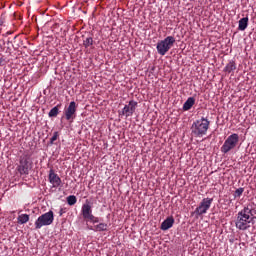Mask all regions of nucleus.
Returning a JSON list of instances; mask_svg holds the SVG:
<instances>
[{"mask_svg": "<svg viewBox=\"0 0 256 256\" xmlns=\"http://www.w3.org/2000/svg\"><path fill=\"white\" fill-rule=\"evenodd\" d=\"M76 113H77V103H75V101H72L69 103L68 107L64 110L66 121H70V123H73V121H75Z\"/></svg>", "mask_w": 256, "mask_h": 256, "instance_id": "7", "label": "nucleus"}, {"mask_svg": "<svg viewBox=\"0 0 256 256\" xmlns=\"http://www.w3.org/2000/svg\"><path fill=\"white\" fill-rule=\"evenodd\" d=\"M81 215L86 223H92L93 225H95V223H99V217L93 215V207L91 206V202H89V200H86V202L82 205Z\"/></svg>", "mask_w": 256, "mask_h": 256, "instance_id": "2", "label": "nucleus"}, {"mask_svg": "<svg viewBox=\"0 0 256 256\" xmlns=\"http://www.w3.org/2000/svg\"><path fill=\"white\" fill-rule=\"evenodd\" d=\"M59 137V132H54L53 136L50 139V145H53L55 143V140L58 139Z\"/></svg>", "mask_w": 256, "mask_h": 256, "instance_id": "21", "label": "nucleus"}, {"mask_svg": "<svg viewBox=\"0 0 256 256\" xmlns=\"http://www.w3.org/2000/svg\"><path fill=\"white\" fill-rule=\"evenodd\" d=\"M237 69V66L235 65L234 61H230L224 68L226 73H232V71H235Z\"/></svg>", "mask_w": 256, "mask_h": 256, "instance_id": "16", "label": "nucleus"}, {"mask_svg": "<svg viewBox=\"0 0 256 256\" xmlns=\"http://www.w3.org/2000/svg\"><path fill=\"white\" fill-rule=\"evenodd\" d=\"M67 203L70 206L75 205V203H77V197L75 195H70L67 197Z\"/></svg>", "mask_w": 256, "mask_h": 256, "instance_id": "19", "label": "nucleus"}, {"mask_svg": "<svg viewBox=\"0 0 256 256\" xmlns=\"http://www.w3.org/2000/svg\"><path fill=\"white\" fill-rule=\"evenodd\" d=\"M193 105H195V98L189 97L183 104V110L189 111V109H191V107H193Z\"/></svg>", "mask_w": 256, "mask_h": 256, "instance_id": "13", "label": "nucleus"}, {"mask_svg": "<svg viewBox=\"0 0 256 256\" xmlns=\"http://www.w3.org/2000/svg\"><path fill=\"white\" fill-rule=\"evenodd\" d=\"M209 125H211V121L205 117H201V119L192 123L191 134L194 137H203L207 135V131H209Z\"/></svg>", "mask_w": 256, "mask_h": 256, "instance_id": "1", "label": "nucleus"}, {"mask_svg": "<svg viewBox=\"0 0 256 256\" xmlns=\"http://www.w3.org/2000/svg\"><path fill=\"white\" fill-rule=\"evenodd\" d=\"M174 224L175 218H173V216H170L161 223L160 229L162 231H168V229H171V227H173Z\"/></svg>", "mask_w": 256, "mask_h": 256, "instance_id": "11", "label": "nucleus"}, {"mask_svg": "<svg viewBox=\"0 0 256 256\" xmlns=\"http://www.w3.org/2000/svg\"><path fill=\"white\" fill-rule=\"evenodd\" d=\"M211 205H213V198H204L196 207L194 213L198 216L205 215L211 209Z\"/></svg>", "mask_w": 256, "mask_h": 256, "instance_id": "6", "label": "nucleus"}, {"mask_svg": "<svg viewBox=\"0 0 256 256\" xmlns=\"http://www.w3.org/2000/svg\"><path fill=\"white\" fill-rule=\"evenodd\" d=\"M48 179L49 183H51L52 187L55 189L61 186V178L55 173V171H53V169L50 170Z\"/></svg>", "mask_w": 256, "mask_h": 256, "instance_id": "10", "label": "nucleus"}, {"mask_svg": "<svg viewBox=\"0 0 256 256\" xmlns=\"http://www.w3.org/2000/svg\"><path fill=\"white\" fill-rule=\"evenodd\" d=\"M63 213H65V209L61 208L60 211H59L60 217L63 215Z\"/></svg>", "mask_w": 256, "mask_h": 256, "instance_id": "22", "label": "nucleus"}, {"mask_svg": "<svg viewBox=\"0 0 256 256\" xmlns=\"http://www.w3.org/2000/svg\"><path fill=\"white\" fill-rule=\"evenodd\" d=\"M19 225H25V223H28L29 221V214H21L17 218Z\"/></svg>", "mask_w": 256, "mask_h": 256, "instance_id": "15", "label": "nucleus"}, {"mask_svg": "<svg viewBox=\"0 0 256 256\" xmlns=\"http://www.w3.org/2000/svg\"><path fill=\"white\" fill-rule=\"evenodd\" d=\"M93 43V37H86L83 40V47H85V49H89V47H92Z\"/></svg>", "mask_w": 256, "mask_h": 256, "instance_id": "17", "label": "nucleus"}, {"mask_svg": "<svg viewBox=\"0 0 256 256\" xmlns=\"http://www.w3.org/2000/svg\"><path fill=\"white\" fill-rule=\"evenodd\" d=\"M109 225L107 223H99L97 225H94V227H90L93 231H107Z\"/></svg>", "mask_w": 256, "mask_h": 256, "instance_id": "14", "label": "nucleus"}, {"mask_svg": "<svg viewBox=\"0 0 256 256\" xmlns=\"http://www.w3.org/2000/svg\"><path fill=\"white\" fill-rule=\"evenodd\" d=\"M136 109H137V102L134 100H131L127 105L124 106L120 115H123L126 118L133 117V113H135Z\"/></svg>", "mask_w": 256, "mask_h": 256, "instance_id": "8", "label": "nucleus"}, {"mask_svg": "<svg viewBox=\"0 0 256 256\" xmlns=\"http://www.w3.org/2000/svg\"><path fill=\"white\" fill-rule=\"evenodd\" d=\"M239 145V134L233 133L227 137L224 141L223 145L221 146V153H229V151H233Z\"/></svg>", "mask_w": 256, "mask_h": 256, "instance_id": "3", "label": "nucleus"}, {"mask_svg": "<svg viewBox=\"0 0 256 256\" xmlns=\"http://www.w3.org/2000/svg\"><path fill=\"white\" fill-rule=\"evenodd\" d=\"M175 45V37L168 36L157 43L156 49L159 55H167L171 47Z\"/></svg>", "mask_w": 256, "mask_h": 256, "instance_id": "5", "label": "nucleus"}, {"mask_svg": "<svg viewBox=\"0 0 256 256\" xmlns=\"http://www.w3.org/2000/svg\"><path fill=\"white\" fill-rule=\"evenodd\" d=\"M248 26H249V17H244L239 20L238 22L239 31H245V29H247Z\"/></svg>", "mask_w": 256, "mask_h": 256, "instance_id": "12", "label": "nucleus"}, {"mask_svg": "<svg viewBox=\"0 0 256 256\" xmlns=\"http://www.w3.org/2000/svg\"><path fill=\"white\" fill-rule=\"evenodd\" d=\"M53 221H55V216L53 214V211L50 210L37 218L34 223L35 229H41L42 227L52 225Z\"/></svg>", "mask_w": 256, "mask_h": 256, "instance_id": "4", "label": "nucleus"}, {"mask_svg": "<svg viewBox=\"0 0 256 256\" xmlns=\"http://www.w3.org/2000/svg\"><path fill=\"white\" fill-rule=\"evenodd\" d=\"M59 107H61V104H58L57 106L53 107L49 111L48 116L49 117H57V115H59Z\"/></svg>", "mask_w": 256, "mask_h": 256, "instance_id": "18", "label": "nucleus"}, {"mask_svg": "<svg viewBox=\"0 0 256 256\" xmlns=\"http://www.w3.org/2000/svg\"><path fill=\"white\" fill-rule=\"evenodd\" d=\"M29 169H31V164H29V160L26 157L20 158V164L17 167L18 173L20 175H28Z\"/></svg>", "mask_w": 256, "mask_h": 256, "instance_id": "9", "label": "nucleus"}, {"mask_svg": "<svg viewBox=\"0 0 256 256\" xmlns=\"http://www.w3.org/2000/svg\"><path fill=\"white\" fill-rule=\"evenodd\" d=\"M244 191H245V188H238V189H236L235 192H234L235 199L241 197V195H243Z\"/></svg>", "mask_w": 256, "mask_h": 256, "instance_id": "20", "label": "nucleus"}]
</instances>
